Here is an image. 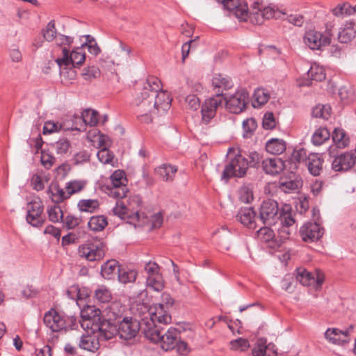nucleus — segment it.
Returning <instances> with one entry per match:
<instances>
[{
    "label": "nucleus",
    "instance_id": "nucleus-1",
    "mask_svg": "<svg viewBox=\"0 0 356 356\" xmlns=\"http://www.w3.org/2000/svg\"><path fill=\"white\" fill-rule=\"evenodd\" d=\"M263 160L262 155L256 151L245 155L238 152L225 165L221 179L227 183L231 178L243 177L248 168H258Z\"/></svg>",
    "mask_w": 356,
    "mask_h": 356
},
{
    "label": "nucleus",
    "instance_id": "nucleus-2",
    "mask_svg": "<svg viewBox=\"0 0 356 356\" xmlns=\"http://www.w3.org/2000/svg\"><path fill=\"white\" fill-rule=\"evenodd\" d=\"M88 311H90V315L88 318H93L95 327L94 330H98L99 337L105 341L111 339L116 334H118V314L115 315L114 312H111L108 318L99 316L101 311L95 309L94 307H88Z\"/></svg>",
    "mask_w": 356,
    "mask_h": 356
},
{
    "label": "nucleus",
    "instance_id": "nucleus-3",
    "mask_svg": "<svg viewBox=\"0 0 356 356\" xmlns=\"http://www.w3.org/2000/svg\"><path fill=\"white\" fill-rule=\"evenodd\" d=\"M43 321L44 325L54 332L72 330L78 327V321L75 316H68L53 308L45 312Z\"/></svg>",
    "mask_w": 356,
    "mask_h": 356
},
{
    "label": "nucleus",
    "instance_id": "nucleus-4",
    "mask_svg": "<svg viewBox=\"0 0 356 356\" xmlns=\"http://www.w3.org/2000/svg\"><path fill=\"white\" fill-rule=\"evenodd\" d=\"M149 83H153L154 90L152 95V100L148 102V108L147 111L151 112L152 108L157 113H165L167 111L171 104L172 99L170 95L165 91L162 90L161 82L159 79L154 76H150Z\"/></svg>",
    "mask_w": 356,
    "mask_h": 356
},
{
    "label": "nucleus",
    "instance_id": "nucleus-5",
    "mask_svg": "<svg viewBox=\"0 0 356 356\" xmlns=\"http://www.w3.org/2000/svg\"><path fill=\"white\" fill-rule=\"evenodd\" d=\"M136 310L142 317V321H144L149 317V321H152V323L156 322L167 325L170 323L172 321L170 309H165V307L161 305L154 303L148 307L143 303H139L136 305Z\"/></svg>",
    "mask_w": 356,
    "mask_h": 356
},
{
    "label": "nucleus",
    "instance_id": "nucleus-6",
    "mask_svg": "<svg viewBox=\"0 0 356 356\" xmlns=\"http://www.w3.org/2000/svg\"><path fill=\"white\" fill-rule=\"evenodd\" d=\"M78 254L88 261H100L105 256L106 245L97 238L88 240L79 247Z\"/></svg>",
    "mask_w": 356,
    "mask_h": 356
},
{
    "label": "nucleus",
    "instance_id": "nucleus-7",
    "mask_svg": "<svg viewBox=\"0 0 356 356\" xmlns=\"http://www.w3.org/2000/svg\"><path fill=\"white\" fill-rule=\"evenodd\" d=\"M86 60V53L81 47L74 48L72 51L67 47L62 49V57L57 58L55 61L61 69L67 68L70 65L73 67H79Z\"/></svg>",
    "mask_w": 356,
    "mask_h": 356
},
{
    "label": "nucleus",
    "instance_id": "nucleus-8",
    "mask_svg": "<svg viewBox=\"0 0 356 356\" xmlns=\"http://www.w3.org/2000/svg\"><path fill=\"white\" fill-rule=\"evenodd\" d=\"M280 213L281 207H279L277 201L268 198L260 205L258 218L264 225L271 226L281 219Z\"/></svg>",
    "mask_w": 356,
    "mask_h": 356
},
{
    "label": "nucleus",
    "instance_id": "nucleus-9",
    "mask_svg": "<svg viewBox=\"0 0 356 356\" xmlns=\"http://www.w3.org/2000/svg\"><path fill=\"white\" fill-rule=\"evenodd\" d=\"M118 335L124 340L134 339L142 329L143 323L132 317L118 315Z\"/></svg>",
    "mask_w": 356,
    "mask_h": 356
},
{
    "label": "nucleus",
    "instance_id": "nucleus-10",
    "mask_svg": "<svg viewBox=\"0 0 356 356\" xmlns=\"http://www.w3.org/2000/svg\"><path fill=\"white\" fill-rule=\"evenodd\" d=\"M331 33H321L314 29L307 31L303 37L305 44L312 50L323 51L331 43Z\"/></svg>",
    "mask_w": 356,
    "mask_h": 356
},
{
    "label": "nucleus",
    "instance_id": "nucleus-11",
    "mask_svg": "<svg viewBox=\"0 0 356 356\" xmlns=\"http://www.w3.org/2000/svg\"><path fill=\"white\" fill-rule=\"evenodd\" d=\"M223 102L224 97L219 93L205 99L201 106V122L205 125L211 123L216 115L217 110L219 108H222Z\"/></svg>",
    "mask_w": 356,
    "mask_h": 356
},
{
    "label": "nucleus",
    "instance_id": "nucleus-12",
    "mask_svg": "<svg viewBox=\"0 0 356 356\" xmlns=\"http://www.w3.org/2000/svg\"><path fill=\"white\" fill-rule=\"evenodd\" d=\"M249 103V93L245 88L238 90L228 99L224 97V102L227 110L234 114L243 112Z\"/></svg>",
    "mask_w": 356,
    "mask_h": 356
},
{
    "label": "nucleus",
    "instance_id": "nucleus-13",
    "mask_svg": "<svg viewBox=\"0 0 356 356\" xmlns=\"http://www.w3.org/2000/svg\"><path fill=\"white\" fill-rule=\"evenodd\" d=\"M280 227L278 228V237L281 243L289 238L291 234L290 227L295 223V219L292 215V207L289 204H283L281 207Z\"/></svg>",
    "mask_w": 356,
    "mask_h": 356
},
{
    "label": "nucleus",
    "instance_id": "nucleus-14",
    "mask_svg": "<svg viewBox=\"0 0 356 356\" xmlns=\"http://www.w3.org/2000/svg\"><path fill=\"white\" fill-rule=\"evenodd\" d=\"M43 211V203L40 198L29 202L27 204V213L26 216L27 223L34 227H41L45 220Z\"/></svg>",
    "mask_w": 356,
    "mask_h": 356
},
{
    "label": "nucleus",
    "instance_id": "nucleus-15",
    "mask_svg": "<svg viewBox=\"0 0 356 356\" xmlns=\"http://www.w3.org/2000/svg\"><path fill=\"white\" fill-rule=\"evenodd\" d=\"M300 235L303 241L312 243L319 240L323 235L324 229L318 222H307L300 229Z\"/></svg>",
    "mask_w": 356,
    "mask_h": 356
},
{
    "label": "nucleus",
    "instance_id": "nucleus-16",
    "mask_svg": "<svg viewBox=\"0 0 356 356\" xmlns=\"http://www.w3.org/2000/svg\"><path fill=\"white\" fill-rule=\"evenodd\" d=\"M98 113L90 108L84 110L80 117H75L76 122L72 126V130L83 131L86 130V125L95 127L98 124Z\"/></svg>",
    "mask_w": 356,
    "mask_h": 356
},
{
    "label": "nucleus",
    "instance_id": "nucleus-17",
    "mask_svg": "<svg viewBox=\"0 0 356 356\" xmlns=\"http://www.w3.org/2000/svg\"><path fill=\"white\" fill-rule=\"evenodd\" d=\"M302 186L301 179L293 172H291L289 176H281L276 183L277 188L285 193H294Z\"/></svg>",
    "mask_w": 356,
    "mask_h": 356
},
{
    "label": "nucleus",
    "instance_id": "nucleus-18",
    "mask_svg": "<svg viewBox=\"0 0 356 356\" xmlns=\"http://www.w3.org/2000/svg\"><path fill=\"white\" fill-rule=\"evenodd\" d=\"M352 168H355L356 171L355 154L352 152L341 154L335 156L332 162V168L335 172L347 171Z\"/></svg>",
    "mask_w": 356,
    "mask_h": 356
},
{
    "label": "nucleus",
    "instance_id": "nucleus-19",
    "mask_svg": "<svg viewBox=\"0 0 356 356\" xmlns=\"http://www.w3.org/2000/svg\"><path fill=\"white\" fill-rule=\"evenodd\" d=\"M353 329V325H350L345 330L338 328H328L325 332V337L332 343L344 346L349 343L350 339L349 334Z\"/></svg>",
    "mask_w": 356,
    "mask_h": 356
},
{
    "label": "nucleus",
    "instance_id": "nucleus-20",
    "mask_svg": "<svg viewBox=\"0 0 356 356\" xmlns=\"http://www.w3.org/2000/svg\"><path fill=\"white\" fill-rule=\"evenodd\" d=\"M296 271V280L303 286H313L318 289L323 282V277L321 275L318 274L315 276L303 267L297 268Z\"/></svg>",
    "mask_w": 356,
    "mask_h": 356
},
{
    "label": "nucleus",
    "instance_id": "nucleus-21",
    "mask_svg": "<svg viewBox=\"0 0 356 356\" xmlns=\"http://www.w3.org/2000/svg\"><path fill=\"white\" fill-rule=\"evenodd\" d=\"M113 212L115 216L120 218L127 220L129 224H134L138 222L140 219L138 211H131L121 200H117L115 206L113 208Z\"/></svg>",
    "mask_w": 356,
    "mask_h": 356
},
{
    "label": "nucleus",
    "instance_id": "nucleus-22",
    "mask_svg": "<svg viewBox=\"0 0 356 356\" xmlns=\"http://www.w3.org/2000/svg\"><path fill=\"white\" fill-rule=\"evenodd\" d=\"M179 336L180 332L177 328L170 327L167 330H164L159 342L161 348L165 351L174 350Z\"/></svg>",
    "mask_w": 356,
    "mask_h": 356
},
{
    "label": "nucleus",
    "instance_id": "nucleus-23",
    "mask_svg": "<svg viewBox=\"0 0 356 356\" xmlns=\"http://www.w3.org/2000/svg\"><path fill=\"white\" fill-rule=\"evenodd\" d=\"M144 327L142 326V332L144 334L145 338L150 341L157 343L161 341L162 334L164 331V328L156 325V323L147 321H143Z\"/></svg>",
    "mask_w": 356,
    "mask_h": 356
},
{
    "label": "nucleus",
    "instance_id": "nucleus-24",
    "mask_svg": "<svg viewBox=\"0 0 356 356\" xmlns=\"http://www.w3.org/2000/svg\"><path fill=\"white\" fill-rule=\"evenodd\" d=\"M284 167V162L280 158L277 157L264 159L261 163L264 172L272 176L279 175L283 171Z\"/></svg>",
    "mask_w": 356,
    "mask_h": 356
},
{
    "label": "nucleus",
    "instance_id": "nucleus-25",
    "mask_svg": "<svg viewBox=\"0 0 356 356\" xmlns=\"http://www.w3.org/2000/svg\"><path fill=\"white\" fill-rule=\"evenodd\" d=\"M212 85L214 87L216 94H220L222 97H224L223 91L231 88L233 86L232 79L222 74H216L213 77Z\"/></svg>",
    "mask_w": 356,
    "mask_h": 356
},
{
    "label": "nucleus",
    "instance_id": "nucleus-26",
    "mask_svg": "<svg viewBox=\"0 0 356 356\" xmlns=\"http://www.w3.org/2000/svg\"><path fill=\"white\" fill-rule=\"evenodd\" d=\"M120 266L118 261L115 259L108 260L102 265L101 275L106 280H111L118 275Z\"/></svg>",
    "mask_w": 356,
    "mask_h": 356
},
{
    "label": "nucleus",
    "instance_id": "nucleus-27",
    "mask_svg": "<svg viewBox=\"0 0 356 356\" xmlns=\"http://www.w3.org/2000/svg\"><path fill=\"white\" fill-rule=\"evenodd\" d=\"M323 159L318 154H310L307 157V168L309 172L314 176L320 175L323 170Z\"/></svg>",
    "mask_w": 356,
    "mask_h": 356
},
{
    "label": "nucleus",
    "instance_id": "nucleus-28",
    "mask_svg": "<svg viewBox=\"0 0 356 356\" xmlns=\"http://www.w3.org/2000/svg\"><path fill=\"white\" fill-rule=\"evenodd\" d=\"M256 212L252 207L241 208L236 216V218L244 226H252L254 222Z\"/></svg>",
    "mask_w": 356,
    "mask_h": 356
},
{
    "label": "nucleus",
    "instance_id": "nucleus-29",
    "mask_svg": "<svg viewBox=\"0 0 356 356\" xmlns=\"http://www.w3.org/2000/svg\"><path fill=\"white\" fill-rule=\"evenodd\" d=\"M177 171L175 165L170 164H162L155 168V173L164 181H172Z\"/></svg>",
    "mask_w": 356,
    "mask_h": 356
},
{
    "label": "nucleus",
    "instance_id": "nucleus-30",
    "mask_svg": "<svg viewBox=\"0 0 356 356\" xmlns=\"http://www.w3.org/2000/svg\"><path fill=\"white\" fill-rule=\"evenodd\" d=\"M149 77L147 79L146 83L143 87V91L140 92V96L136 99V104L143 107H147L145 111L148 108V102L152 100V91L154 90L153 83H149Z\"/></svg>",
    "mask_w": 356,
    "mask_h": 356
},
{
    "label": "nucleus",
    "instance_id": "nucleus-31",
    "mask_svg": "<svg viewBox=\"0 0 356 356\" xmlns=\"http://www.w3.org/2000/svg\"><path fill=\"white\" fill-rule=\"evenodd\" d=\"M286 142L282 139L271 138L266 143V149L271 154H281L286 150Z\"/></svg>",
    "mask_w": 356,
    "mask_h": 356
},
{
    "label": "nucleus",
    "instance_id": "nucleus-32",
    "mask_svg": "<svg viewBox=\"0 0 356 356\" xmlns=\"http://www.w3.org/2000/svg\"><path fill=\"white\" fill-rule=\"evenodd\" d=\"M80 348L95 353L99 348V343L97 339L91 335H82L79 341Z\"/></svg>",
    "mask_w": 356,
    "mask_h": 356
},
{
    "label": "nucleus",
    "instance_id": "nucleus-33",
    "mask_svg": "<svg viewBox=\"0 0 356 356\" xmlns=\"http://www.w3.org/2000/svg\"><path fill=\"white\" fill-rule=\"evenodd\" d=\"M355 23H347L343 28H341L338 34V40L341 43L350 42L356 35V31L354 29Z\"/></svg>",
    "mask_w": 356,
    "mask_h": 356
},
{
    "label": "nucleus",
    "instance_id": "nucleus-34",
    "mask_svg": "<svg viewBox=\"0 0 356 356\" xmlns=\"http://www.w3.org/2000/svg\"><path fill=\"white\" fill-rule=\"evenodd\" d=\"M67 297L72 300H85L90 296L89 290L87 288H80L79 285L71 286L66 291Z\"/></svg>",
    "mask_w": 356,
    "mask_h": 356
},
{
    "label": "nucleus",
    "instance_id": "nucleus-35",
    "mask_svg": "<svg viewBox=\"0 0 356 356\" xmlns=\"http://www.w3.org/2000/svg\"><path fill=\"white\" fill-rule=\"evenodd\" d=\"M47 193L49 197L56 204H59L70 197L67 196V192L65 193L64 190L57 184L49 186Z\"/></svg>",
    "mask_w": 356,
    "mask_h": 356
},
{
    "label": "nucleus",
    "instance_id": "nucleus-36",
    "mask_svg": "<svg viewBox=\"0 0 356 356\" xmlns=\"http://www.w3.org/2000/svg\"><path fill=\"white\" fill-rule=\"evenodd\" d=\"M334 145L337 148H344L348 144L349 138L341 128H335L332 134Z\"/></svg>",
    "mask_w": 356,
    "mask_h": 356
},
{
    "label": "nucleus",
    "instance_id": "nucleus-37",
    "mask_svg": "<svg viewBox=\"0 0 356 356\" xmlns=\"http://www.w3.org/2000/svg\"><path fill=\"white\" fill-rule=\"evenodd\" d=\"M107 225V218L104 215L93 216L88 222V228L94 232L102 231Z\"/></svg>",
    "mask_w": 356,
    "mask_h": 356
},
{
    "label": "nucleus",
    "instance_id": "nucleus-38",
    "mask_svg": "<svg viewBox=\"0 0 356 356\" xmlns=\"http://www.w3.org/2000/svg\"><path fill=\"white\" fill-rule=\"evenodd\" d=\"M330 136V132L326 127H319L312 135V142L314 145L319 146L328 140Z\"/></svg>",
    "mask_w": 356,
    "mask_h": 356
},
{
    "label": "nucleus",
    "instance_id": "nucleus-39",
    "mask_svg": "<svg viewBox=\"0 0 356 356\" xmlns=\"http://www.w3.org/2000/svg\"><path fill=\"white\" fill-rule=\"evenodd\" d=\"M252 105L254 107L261 106L268 102L270 98L269 92L264 88H257L253 94Z\"/></svg>",
    "mask_w": 356,
    "mask_h": 356
},
{
    "label": "nucleus",
    "instance_id": "nucleus-40",
    "mask_svg": "<svg viewBox=\"0 0 356 356\" xmlns=\"http://www.w3.org/2000/svg\"><path fill=\"white\" fill-rule=\"evenodd\" d=\"M77 207L81 212L93 213L99 207V203L95 199L81 200Z\"/></svg>",
    "mask_w": 356,
    "mask_h": 356
},
{
    "label": "nucleus",
    "instance_id": "nucleus-41",
    "mask_svg": "<svg viewBox=\"0 0 356 356\" xmlns=\"http://www.w3.org/2000/svg\"><path fill=\"white\" fill-rule=\"evenodd\" d=\"M138 275L135 270L121 268L120 269L118 278L120 282L122 284L132 283L136 280Z\"/></svg>",
    "mask_w": 356,
    "mask_h": 356
},
{
    "label": "nucleus",
    "instance_id": "nucleus-42",
    "mask_svg": "<svg viewBox=\"0 0 356 356\" xmlns=\"http://www.w3.org/2000/svg\"><path fill=\"white\" fill-rule=\"evenodd\" d=\"M147 286L155 291H161L164 288V281L161 274L147 277Z\"/></svg>",
    "mask_w": 356,
    "mask_h": 356
},
{
    "label": "nucleus",
    "instance_id": "nucleus-43",
    "mask_svg": "<svg viewBox=\"0 0 356 356\" xmlns=\"http://www.w3.org/2000/svg\"><path fill=\"white\" fill-rule=\"evenodd\" d=\"M95 297L99 302L106 303L111 301L112 293L105 286H100L95 290Z\"/></svg>",
    "mask_w": 356,
    "mask_h": 356
},
{
    "label": "nucleus",
    "instance_id": "nucleus-44",
    "mask_svg": "<svg viewBox=\"0 0 356 356\" xmlns=\"http://www.w3.org/2000/svg\"><path fill=\"white\" fill-rule=\"evenodd\" d=\"M331 107L328 105H317L312 108V115L316 118L327 120L330 115Z\"/></svg>",
    "mask_w": 356,
    "mask_h": 356
},
{
    "label": "nucleus",
    "instance_id": "nucleus-45",
    "mask_svg": "<svg viewBox=\"0 0 356 356\" xmlns=\"http://www.w3.org/2000/svg\"><path fill=\"white\" fill-rule=\"evenodd\" d=\"M256 14L259 17V19H257L255 21L252 19V23L257 24H261L264 22V19H269L274 17L275 11L270 7H265L262 10L259 9L256 11Z\"/></svg>",
    "mask_w": 356,
    "mask_h": 356
},
{
    "label": "nucleus",
    "instance_id": "nucleus-46",
    "mask_svg": "<svg viewBox=\"0 0 356 356\" xmlns=\"http://www.w3.org/2000/svg\"><path fill=\"white\" fill-rule=\"evenodd\" d=\"M257 122L252 118H248L243 122V138H250L257 129Z\"/></svg>",
    "mask_w": 356,
    "mask_h": 356
},
{
    "label": "nucleus",
    "instance_id": "nucleus-47",
    "mask_svg": "<svg viewBox=\"0 0 356 356\" xmlns=\"http://www.w3.org/2000/svg\"><path fill=\"white\" fill-rule=\"evenodd\" d=\"M257 235L259 240L264 243L272 241L275 236L273 230L268 225L261 227L257 232Z\"/></svg>",
    "mask_w": 356,
    "mask_h": 356
},
{
    "label": "nucleus",
    "instance_id": "nucleus-48",
    "mask_svg": "<svg viewBox=\"0 0 356 356\" xmlns=\"http://www.w3.org/2000/svg\"><path fill=\"white\" fill-rule=\"evenodd\" d=\"M112 187L127 186V179L123 170H115L110 177Z\"/></svg>",
    "mask_w": 356,
    "mask_h": 356
},
{
    "label": "nucleus",
    "instance_id": "nucleus-49",
    "mask_svg": "<svg viewBox=\"0 0 356 356\" xmlns=\"http://www.w3.org/2000/svg\"><path fill=\"white\" fill-rule=\"evenodd\" d=\"M48 217L52 222H58L60 220L63 221V213L60 207L55 204L47 209Z\"/></svg>",
    "mask_w": 356,
    "mask_h": 356
},
{
    "label": "nucleus",
    "instance_id": "nucleus-50",
    "mask_svg": "<svg viewBox=\"0 0 356 356\" xmlns=\"http://www.w3.org/2000/svg\"><path fill=\"white\" fill-rule=\"evenodd\" d=\"M86 185V182L80 180L70 181L66 184L65 189L67 192V196H71L72 195L81 191Z\"/></svg>",
    "mask_w": 356,
    "mask_h": 356
},
{
    "label": "nucleus",
    "instance_id": "nucleus-51",
    "mask_svg": "<svg viewBox=\"0 0 356 356\" xmlns=\"http://www.w3.org/2000/svg\"><path fill=\"white\" fill-rule=\"evenodd\" d=\"M57 35L55 21L51 20L42 30V36L44 39L48 42L52 41Z\"/></svg>",
    "mask_w": 356,
    "mask_h": 356
},
{
    "label": "nucleus",
    "instance_id": "nucleus-52",
    "mask_svg": "<svg viewBox=\"0 0 356 356\" xmlns=\"http://www.w3.org/2000/svg\"><path fill=\"white\" fill-rule=\"evenodd\" d=\"M128 192L129 190L127 186L112 187L109 191V196L120 200L127 196Z\"/></svg>",
    "mask_w": 356,
    "mask_h": 356
},
{
    "label": "nucleus",
    "instance_id": "nucleus-53",
    "mask_svg": "<svg viewBox=\"0 0 356 356\" xmlns=\"http://www.w3.org/2000/svg\"><path fill=\"white\" fill-rule=\"evenodd\" d=\"M268 346L265 344L262 340L259 341L257 344L254 347L252 350V356H276L275 353H273V355L267 353Z\"/></svg>",
    "mask_w": 356,
    "mask_h": 356
},
{
    "label": "nucleus",
    "instance_id": "nucleus-54",
    "mask_svg": "<svg viewBox=\"0 0 356 356\" xmlns=\"http://www.w3.org/2000/svg\"><path fill=\"white\" fill-rule=\"evenodd\" d=\"M100 70L97 67L90 66L83 70L82 76L85 80L90 81L100 76Z\"/></svg>",
    "mask_w": 356,
    "mask_h": 356
},
{
    "label": "nucleus",
    "instance_id": "nucleus-55",
    "mask_svg": "<svg viewBox=\"0 0 356 356\" xmlns=\"http://www.w3.org/2000/svg\"><path fill=\"white\" fill-rule=\"evenodd\" d=\"M70 145V142L67 139L60 138L57 142H56L54 147L56 153L62 155L67 152Z\"/></svg>",
    "mask_w": 356,
    "mask_h": 356
},
{
    "label": "nucleus",
    "instance_id": "nucleus-56",
    "mask_svg": "<svg viewBox=\"0 0 356 356\" xmlns=\"http://www.w3.org/2000/svg\"><path fill=\"white\" fill-rule=\"evenodd\" d=\"M73 42L74 38L71 36L58 34V36L56 37V43L58 46L61 47L62 49L63 47H67L70 49V46Z\"/></svg>",
    "mask_w": 356,
    "mask_h": 356
},
{
    "label": "nucleus",
    "instance_id": "nucleus-57",
    "mask_svg": "<svg viewBox=\"0 0 356 356\" xmlns=\"http://www.w3.org/2000/svg\"><path fill=\"white\" fill-rule=\"evenodd\" d=\"M308 76L314 81H322L325 79V74L322 68L311 67L308 70Z\"/></svg>",
    "mask_w": 356,
    "mask_h": 356
},
{
    "label": "nucleus",
    "instance_id": "nucleus-58",
    "mask_svg": "<svg viewBox=\"0 0 356 356\" xmlns=\"http://www.w3.org/2000/svg\"><path fill=\"white\" fill-rule=\"evenodd\" d=\"M40 161L42 165L46 169H49L52 167L53 164L56 161V159L52 154H49L48 152L42 151Z\"/></svg>",
    "mask_w": 356,
    "mask_h": 356
},
{
    "label": "nucleus",
    "instance_id": "nucleus-59",
    "mask_svg": "<svg viewBox=\"0 0 356 356\" xmlns=\"http://www.w3.org/2000/svg\"><path fill=\"white\" fill-rule=\"evenodd\" d=\"M262 126L265 129H273L275 127V120L272 112H267L264 114Z\"/></svg>",
    "mask_w": 356,
    "mask_h": 356
},
{
    "label": "nucleus",
    "instance_id": "nucleus-60",
    "mask_svg": "<svg viewBox=\"0 0 356 356\" xmlns=\"http://www.w3.org/2000/svg\"><path fill=\"white\" fill-rule=\"evenodd\" d=\"M61 129V125L58 122L53 121H47L44 122L42 129V134L44 135L58 132Z\"/></svg>",
    "mask_w": 356,
    "mask_h": 356
},
{
    "label": "nucleus",
    "instance_id": "nucleus-61",
    "mask_svg": "<svg viewBox=\"0 0 356 356\" xmlns=\"http://www.w3.org/2000/svg\"><path fill=\"white\" fill-rule=\"evenodd\" d=\"M90 154L87 150L80 151L74 155L73 161L75 165L83 164L90 161Z\"/></svg>",
    "mask_w": 356,
    "mask_h": 356
},
{
    "label": "nucleus",
    "instance_id": "nucleus-62",
    "mask_svg": "<svg viewBox=\"0 0 356 356\" xmlns=\"http://www.w3.org/2000/svg\"><path fill=\"white\" fill-rule=\"evenodd\" d=\"M97 156L99 161L104 164L111 163L113 159V153L108 151L106 148H103L99 150L97 152Z\"/></svg>",
    "mask_w": 356,
    "mask_h": 356
},
{
    "label": "nucleus",
    "instance_id": "nucleus-63",
    "mask_svg": "<svg viewBox=\"0 0 356 356\" xmlns=\"http://www.w3.org/2000/svg\"><path fill=\"white\" fill-rule=\"evenodd\" d=\"M232 348L234 350L241 349L244 351L250 347L249 341L246 339L238 338L231 341Z\"/></svg>",
    "mask_w": 356,
    "mask_h": 356
},
{
    "label": "nucleus",
    "instance_id": "nucleus-64",
    "mask_svg": "<svg viewBox=\"0 0 356 356\" xmlns=\"http://www.w3.org/2000/svg\"><path fill=\"white\" fill-rule=\"evenodd\" d=\"M233 11H234L236 17L243 21H246L250 16L248 5L245 2Z\"/></svg>",
    "mask_w": 356,
    "mask_h": 356
}]
</instances>
